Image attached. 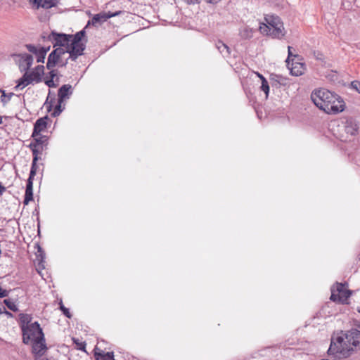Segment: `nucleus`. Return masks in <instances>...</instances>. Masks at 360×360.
I'll list each match as a JSON object with an SVG mask.
<instances>
[{
    "instance_id": "25",
    "label": "nucleus",
    "mask_w": 360,
    "mask_h": 360,
    "mask_svg": "<svg viewBox=\"0 0 360 360\" xmlns=\"http://www.w3.org/2000/svg\"><path fill=\"white\" fill-rule=\"evenodd\" d=\"M292 46H288V58L285 60L286 62V65L288 68L290 67V63L291 62V59H297V60H302V58L297 55V54H293L291 51V49H292Z\"/></svg>"
},
{
    "instance_id": "54",
    "label": "nucleus",
    "mask_w": 360,
    "mask_h": 360,
    "mask_svg": "<svg viewBox=\"0 0 360 360\" xmlns=\"http://www.w3.org/2000/svg\"><path fill=\"white\" fill-rule=\"evenodd\" d=\"M358 311L360 313V309H358Z\"/></svg>"
},
{
    "instance_id": "26",
    "label": "nucleus",
    "mask_w": 360,
    "mask_h": 360,
    "mask_svg": "<svg viewBox=\"0 0 360 360\" xmlns=\"http://www.w3.org/2000/svg\"><path fill=\"white\" fill-rule=\"evenodd\" d=\"M104 17V12L94 15V16L91 19L92 25H95L96 24L101 23L106 21L105 18H103Z\"/></svg>"
},
{
    "instance_id": "50",
    "label": "nucleus",
    "mask_w": 360,
    "mask_h": 360,
    "mask_svg": "<svg viewBox=\"0 0 360 360\" xmlns=\"http://www.w3.org/2000/svg\"><path fill=\"white\" fill-rule=\"evenodd\" d=\"M258 77L260 78L261 81H262V77H264L262 75L257 73Z\"/></svg>"
},
{
    "instance_id": "53",
    "label": "nucleus",
    "mask_w": 360,
    "mask_h": 360,
    "mask_svg": "<svg viewBox=\"0 0 360 360\" xmlns=\"http://www.w3.org/2000/svg\"><path fill=\"white\" fill-rule=\"evenodd\" d=\"M1 91H3V90L0 89V92H1Z\"/></svg>"
},
{
    "instance_id": "38",
    "label": "nucleus",
    "mask_w": 360,
    "mask_h": 360,
    "mask_svg": "<svg viewBox=\"0 0 360 360\" xmlns=\"http://www.w3.org/2000/svg\"><path fill=\"white\" fill-rule=\"evenodd\" d=\"M73 342L78 345V349L82 351H85V343L84 342H79V340H76L73 338Z\"/></svg>"
},
{
    "instance_id": "32",
    "label": "nucleus",
    "mask_w": 360,
    "mask_h": 360,
    "mask_svg": "<svg viewBox=\"0 0 360 360\" xmlns=\"http://www.w3.org/2000/svg\"><path fill=\"white\" fill-rule=\"evenodd\" d=\"M4 302L10 310L13 311H18V308L17 307L15 304L10 299L4 300Z\"/></svg>"
},
{
    "instance_id": "51",
    "label": "nucleus",
    "mask_w": 360,
    "mask_h": 360,
    "mask_svg": "<svg viewBox=\"0 0 360 360\" xmlns=\"http://www.w3.org/2000/svg\"><path fill=\"white\" fill-rule=\"evenodd\" d=\"M39 255L41 256V253L43 252V251L41 250V248L39 246Z\"/></svg>"
},
{
    "instance_id": "1",
    "label": "nucleus",
    "mask_w": 360,
    "mask_h": 360,
    "mask_svg": "<svg viewBox=\"0 0 360 360\" xmlns=\"http://www.w3.org/2000/svg\"><path fill=\"white\" fill-rule=\"evenodd\" d=\"M314 105L327 114H338L345 110L342 98L326 89H315L311 94Z\"/></svg>"
},
{
    "instance_id": "40",
    "label": "nucleus",
    "mask_w": 360,
    "mask_h": 360,
    "mask_svg": "<svg viewBox=\"0 0 360 360\" xmlns=\"http://www.w3.org/2000/svg\"><path fill=\"white\" fill-rule=\"evenodd\" d=\"M351 86L353 89H356L360 94V82L358 81H354L351 83Z\"/></svg>"
},
{
    "instance_id": "42",
    "label": "nucleus",
    "mask_w": 360,
    "mask_h": 360,
    "mask_svg": "<svg viewBox=\"0 0 360 360\" xmlns=\"http://www.w3.org/2000/svg\"><path fill=\"white\" fill-rule=\"evenodd\" d=\"M49 76H50V79H53L54 77L56 76V74H57L56 73V70L51 69V70L49 72Z\"/></svg>"
},
{
    "instance_id": "14",
    "label": "nucleus",
    "mask_w": 360,
    "mask_h": 360,
    "mask_svg": "<svg viewBox=\"0 0 360 360\" xmlns=\"http://www.w3.org/2000/svg\"><path fill=\"white\" fill-rule=\"evenodd\" d=\"M72 94V86L70 84H63L58 89V99L60 100V102H63L65 99L69 98Z\"/></svg>"
},
{
    "instance_id": "3",
    "label": "nucleus",
    "mask_w": 360,
    "mask_h": 360,
    "mask_svg": "<svg viewBox=\"0 0 360 360\" xmlns=\"http://www.w3.org/2000/svg\"><path fill=\"white\" fill-rule=\"evenodd\" d=\"M265 20L268 25L262 24L259 26V30L262 33L278 39L284 36V33L283 32V23L278 16L266 15Z\"/></svg>"
},
{
    "instance_id": "15",
    "label": "nucleus",
    "mask_w": 360,
    "mask_h": 360,
    "mask_svg": "<svg viewBox=\"0 0 360 360\" xmlns=\"http://www.w3.org/2000/svg\"><path fill=\"white\" fill-rule=\"evenodd\" d=\"M28 73L35 83H39L41 82L42 75L44 73V67L42 65H39L32 71Z\"/></svg>"
},
{
    "instance_id": "17",
    "label": "nucleus",
    "mask_w": 360,
    "mask_h": 360,
    "mask_svg": "<svg viewBox=\"0 0 360 360\" xmlns=\"http://www.w3.org/2000/svg\"><path fill=\"white\" fill-rule=\"evenodd\" d=\"M32 82H34L33 81V79H32L30 74L26 72L22 77H20L18 81V84L15 86V89L20 88L23 89L24 87L27 86L30 84H32Z\"/></svg>"
},
{
    "instance_id": "13",
    "label": "nucleus",
    "mask_w": 360,
    "mask_h": 360,
    "mask_svg": "<svg viewBox=\"0 0 360 360\" xmlns=\"http://www.w3.org/2000/svg\"><path fill=\"white\" fill-rule=\"evenodd\" d=\"M37 8L41 7L45 9H49L52 7L57 6L60 3L59 0H30Z\"/></svg>"
},
{
    "instance_id": "5",
    "label": "nucleus",
    "mask_w": 360,
    "mask_h": 360,
    "mask_svg": "<svg viewBox=\"0 0 360 360\" xmlns=\"http://www.w3.org/2000/svg\"><path fill=\"white\" fill-rule=\"evenodd\" d=\"M341 128L343 132L340 134V139L342 141H350L359 133L358 122L353 117L346 118L342 122Z\"/></svg>"
},
{
    "instance_id": "45",
    "label": "nucleus",
    "mask_w": 360,
    "mask_h": 360,
    "mask_svg": "<svg viewBox=\"0 0 360 360\" xmlns=\"http://www.w3.org/2000/svg\"><path fill=\"white\" fill-rule=\"evenodd\" d=\"M184 1L188 4H198L199 2L198 0H184Z\"/></svg>"
},
{
    "instance_id": "24",
    "label": "nucleus",
    "mask_w": 360,
    "mask_h": 360,
    "mask_svg": "<svg viewBox=\"0 0 360 360\" xmlns=\"http://www.w3.org/2000/svg\"><path fill=\"white\" fill-rule=\"evenodd\" d=\"M216 48L224 56H227L230 54L229 47L221 41H218L216 43Z\"/></svg>"
},
{
    "instance_id": "10",
    "label": "nucleus",
    "mask_w": 360,
    "mask_h": 360,
    "mask_svg": "<svg viewBox=\"0 0 360 360\" xmlns=\"http://www.w3.org/2000/svg\"><path fill=\"white\" fill-rule=\"evenodd\" d=\"M32 353L34 354L35 360L41 359V357L46 353L48 349L44 335L43 339L37 338V340L31 342Z\"/></svg>"
},
{
    "instance_id": "39",
    "label": "nucleus",
    "mask_w": 360,
    "mask_h": 360,
    "mask_svg": "<svg viewBox=\"0 0 360 360\" xmlns=\"http://www.w3.org/2000/svg\"><path fill=\"white\" fill-rule=\"evenodd\" d=\"M120 11L115 12V13H111V12L104 13L105 17L103 18H105V20H107L108 19H109L112 17L118 15L120 14Z\"/></svg>"
},
{
    "instance_id": "36",
    "label": "nucleus",
    "mask_w": 360,
    "mask_h": 360,
    "mask_svg": "<svg viewBox=\"0 0 360 360\" xmlns=\"http://www.w3.org/2000/svg\"><path fill=\"white\" fill-rule=\"evenodd\" d=\"M26 48L30 52L34 54H36L39 51V49L37 48L34 45L30 44H26Z\"/></svg>"
},
{
    "instance_id": "8",
    "label": "nucleus",
    "mask_w": 360,
    "mask_h": 360,
    "mask_svg": "<svg viewBox=\"0 0 360 360\" xmlns=\"http://www.w3.org/2000/svg\"><path fill=\"white\" fill-rule=\"evenodd\" d=\"M32 138L33 140L29 144L28 147L31 149L32 155L41 154L44 150L47 148L49 141L46 136L40 134L39 136Z\"/></svg>"
},
{
    "instance_id": "21",
    "label": "nucleus",
    "mask_w": 360,
    "mask_h": 360,
    "mask_svg": "<svg viewBox=\"0 0 360 360\" xmlns=\"http://www.w3.org/2000/svg\"><path fill=\"white\" fill-rule=\"evenodd\" d=\"M32 155H33V159H32V166H31V169H30L29 178L27 179V180H31L32 181H33L34 177L36 175L37 169V161L40 158L39 157V155H37V154Z\"/></svg>"
},
{
    "instance_id": "33",
    "label": "nucleus",
    "mask_w": 360,
    "mask_h": 360,
    "mask_svg": "<svg viewBox=\"0 0 360 360\" xmlns=\"http://www.w3.org/2000/svg\"><path fill=\"white\" fill-rule=\"evenodd\" d=\"M58 304H59V309L62 311L63 314L66 317L70 318L72 315H71V314L70 312V310H69V309L66 308L63 305L62 300H60Z\"/></svg>"
},
{
    "instance_id": "23",
    "label": "nucleus",
    "mask_w": 360,
    "mask_h": 360,
    "mask_svg": "<svg viewBox=\"0 0 360 360\" xmlns=\"http://www.w3.org/2000/svg\"><path fill=\"white\" fill-rule=\"evenodd\" d=\"M21 60L22 61L20 66L22 67L23 65V63H25V66L24 68V70L26 71L28 70L31 68L33 63L32 56L30 54L25 53L22 55Z\"/></svg>"
},
{
    "instance_id": "52",
    "label": "nucleus",
    "mask_w": 360,
    "mask_h": 360,
    "mask_svg": "<svg viewBox=\"0 0 360 360\" xmlns=\"http://www.w3.org/2000/svg\"><path fill=\"white\" fill-rule=\"evenodd\" d=\"M2 123V117L0 116V124Z\"/></svg>"
},
{
    "instance_id": "43",
    "label": "nucleus",
    "mask_w": 360,
    "mask_h": 360,
    "mask_svg": "<svg viewBox=\"0 0 360 360\" xmlns=\"http://www.w3.org/2000/svg\"><path fill=\"white\" fill-rule=\"evenodd\" d=\"M4 311H2V313H4L8 317H13V314L6 309L5 307H3Z\"/></svg>"
},
{
    "instance_id": "11",
    "label": "nucleus",
    "mask_w": 360,
    "mask_h": 360,
    "mask_svg": "<svg viewBox=\"0 0 360 360\" xmlns=\"http://www.w3.org/2000/svg\"><path fill=\"white\" fill-rule=\"evenodd\" d=\"M301 60H295L291 59V62L290 63V67L288 68L290 74L293 76H301L304 73L305 70V64L300 61Z\"/></svg>"
},
{
    "instance_id": "41",
    "label": "nucleus",
    "mask_w": 360,
    "mask_h": 360,
    "mask_svg": "<svg viewBox=\"0 0 360 360\" xmlns=\"http://www.w3.org/2000/svg\"><path fill=\"white\" fill-rule=\"evenodd\" d=\"M45 84L49 87V88H54L56 86V84L54 83L53 79H49L45 81Z\"/></svg>"
},
{
    "instance_id": "6",
    "label": "nucleus",
    "mask_w": 360,
    "mask_h": 360,
    "mask_svg": "<svg viewBox=\"0 0 360 360\" xmlns=\"http://www.w3.org/2000/svg\"><path fill=\"white\" fill-rule=\"evenodd\" d=\"M22 342L25 345H29L32 341L37 340V338L43 339L44 335L43 330L40 324L35 321L25 329L22 330Z\"/></svg>"
},
{
    "instance_id": "28",
    "label": "nucleus",
    "mask_w": 360,
    "mask_h": 360,
    "mask_svg": "<svg viewBox=\"0 0 360 360\" xmlns=\"http://www.w3.org/2000/svg\"><path fill=\"white\" fill-rule=\"evenodd\" d=\"M273 79L282 86H286L288 84V79L280 75H275Z\"/></svg>"
},
{
    "instance_id": "9",
    "label": "nucleus",
    "mask_w": 360,
    "mask_h": 360,
    "mask_svg": "<svg viewBox=\"0 0 360 360\" xmlns=\"http://www.w3.org/2000/svg\"><path fill=\"white\" fill-rule=\"evenodd\" d=\"M71 38L72 34L58 33L55 31H52L49 35V39L52 42L53 47L65 46L66 48H70Z\"/></svg>"
},
{
    "instance_id": "12",
    "label": "nucleus",
    "mask_w": 360,
    "mask_h": 360,
    "mask_svg": "<svg viewBox=\"0 0 360 360\" xmlns=\"http://www.w3.org/2000/svg\"><path fill=\"white\" fill-rule=\"evenodd\" d=\"M48 116L39 118L34 124V129L32 134V137H35L40 135V133L44 131L47 127Z\"/></svg>"
},
{
    "instance_id": "19",
    "label": "nucleus",
    "mask_w": 360,
    "mask_h": 360,
    "mask_svg": "<svg viewBox=\"0 0 360 360\" xmlns=\"http://www.w3.org/2000/svg\"><path fill=\"white\" fill-rule=\"evenodd\" d=\"M32 319V317L30 314H22V313L19 314L18 321H19V326H20L21 330L25 329L26 327L29 326L30 325H31Z\"/></svg>"
},
{
    "instance_id": "7",
    "label": "nucleus",
    "mask_w": 360,
    "mask_h": 360,
    "mask_svg": "<svg viewBox=\"0 0 360 360\" xmlns=\"http://www.w3.org/2000/svg\"><path fill=\"white\" fill-rule=\"evenodd\" d=\"M347 283H336L335 285L331 287V295L330 300L335 302L339 301L340 302L345 304L347 303V300L352 295V291L345 288Z\"/></svg>"
},
{
    "instance_id": "27",
    "label": "nucleus",
    "mask_w": 360,
    "mask_h": 360,
    "mask_svg": "<svg viewBox=\"0 0 360 360\" xmlns=\"http://www.w3.org/2000/svg\"><path fill=\"white\" fill-rule=\"evenodd\" d=\"M14 96L13 93L6 94L5 91H1V102L3 105H6L11 99L12 96Z\"/></svg>"
},
{
    "instance_id": "48",
    "label": "nucleus",
    "mask_w": 360,
    "mask_h": 360,
    "mask_svg": "<svg viewBox=\"0 0 360 360\" xmlns=\"http://www.w3.org/2000/svg\"><path fill=\"white\" fill-rule=\"evenodd\" d=\"M355 326H356V328H355L354 329H356L360 333V323L356 324Z\"/></svg>"
},
{
    "instance_id": "29",
    "label": "nucleus",
    "mask_w": 360,
    "mask_h": 360,
    "mask_svg": "<svg viewBox=\"0 0 360 360\" xmlns=\"http://www.w3.org/2000/svg\"><path fill=\"white\" fill-rule=\"evenodd\" d=\"M63 102H60V100L58 99V104L56 105L53 112L51 113V116L55 117L58 116L62 111L65 109V107H62Z\"/></svg>"
},
{
    "instance_id": "22",
    "label": "nucleus",
    "mask_w": 360,
    "mask_h": 360,
    "mask_svg": "<svg viewBox=\"0 0 360 360\" xmlns=\"http://www.w3.org/2000/svg\"><path fill=\"white\" fill-rule=\"evenodd\" d=\"M59 59L60 58H58V56L56 55L52 51L48 57L46 68L48 70H51L58 63Z\"/></svg>"
},
{
    "instance_id": "47",
    "label": "nucleus",
    "mask_w": 360,
    "mask_h": 360,
    "mask_svg": "<svg viewBox=\"0 0 360 360\" xmlns=\"http://www.w3.org/2000/svg\"><path fill=\"white\" fill-rule=\"evenodd\" d=\"M39 49L45 51V55H46V53L49 51L50 47H48V48L41 47V48H39Z\"/></svg>"
},
{
    "instance_id": "34",
    "label": "nucleus",
    "mask_w": 360,
    "mask_h": 360,
    "mask_svg": "<svg viewBox=\"0 0 360 360\" xmlns=\"http://www.w3.org/2000/svg\"><path fill=\"white\" fill-rule=\"evenodd\" d=\"M35 55L37 56V63H44L46 58L45 51L39 49V51Z\"/></svg>"
},
{
    "instance_id": "2",
    "label": "nucleus",
    "mask_w": 360,
    "mask_h": 360,
    "mask_svg": "<svg viewBox=\"0 0 360 360\" xmlns=\"http://www.w3.org/2000/svg\"><path fill=\"white\" fill-rule=\"evenodd\" d=\"M360 342V333L356 329H350L338 336L335 341H331L328 354L335 358L341 359L349 356L354 347H357Z\"/></svg>"
},
{
    "instance_id": "44",
    "label": "nucleus",
    "mask_w": 360,
    "mask_h": 360,
    "mask_svg": "<svg viewBox=\"0 0 360 360\" xmlns=\"http://www.w3.org/2000/svg\"><path fill=\"white\" fill-rule=\"evenodd\" d=\"M6 188L2 185L0 182V197L3 195V193L6 191Z\"/></svg>"
},
{
    "instance_id": "4",
    "label": "nucleus",
    "mask_w": 360,
    "mask_h": 360,
    "mask_svg": "<svg viewBox=\"0 0 360 360\" xmlns=\"http://www.w3.org/2000/svg\"><path fill=\"white\" fill-rule=\"evenodd\" d=\"M86 37L85 28L79 32H77L75 34H72L70 44V58L72 60H75L79 56L83 55V52L86 49V39H83Z\"/></svg>"
},
{
    "instance_id": "20",
    "label": "nucleus",
    "mask_w": 360,
    "mask_h": 360,
    "mask_svg": "<svg viewBox=\"0 0 360 360\" xmlns=\"http://www.w3.org/2000/svg\"><path fill=\"white\" fill-rule=\"evenodd\" d=\"M256 30L251 28L248 26H244L240 28L239 35L243 39H250L253 37L254 33Z\"/></svg>"
},
{
    "instance_id": "31",
    "label": "nucleus",
    "mask_w": 360,
    "mask_h": 360,
    "mask_svg": "<svg viewBox=\"0 0 360 360\" xmlns=\"http://www.w3.org/2000/svg\"><path fill=\"white\" fill-rule=\"evenodd\" d=\"M260 89L262 91H263L265 93L266 97L267 98L269 96V83L265 77H262V84H261Z\"/></svg>"
},
{
    "instance_id": "46",
    "label": "nucleus",
    "mask_w": 360,
    "mask_h": 360,
    "mask_svg": "<svg viewBox=\"0 0 360 360\" xmlns=\"http://www.w3.org/2000/svg\"><path fill=\"white\" fill-rule=\"evenodd\" d=\"M221 0H206V2L211 4H218Z\"/></svg>"
},
{
    "instance_id": "37",
    "label": "nucleus",
    "mask_w": 360,
    "mask_h": 360,
    "mask_svg": "<svg viewBox=\"0 0 360 360\" xmlns=\"http://www.w3.org/2000/svg\"><path fill=\"white\" fill-rule=\"evenodd\" d=\"M314 56L318 60H321V61H323L324 60V56L320 51H314Z\"/></svg>"
},
{
    "instance_id": "35",
    "label": "nucleus",
    "mask_w": 360,
    "mask_h": 360,
    "mask_svg": "<svg viewBox=\"0 0 360 360\" xmlns=\"http://www.w3.org/2000/svg\"><path fill=\"white\" fill-rule=\"evenodd\" d=\"M49 95H50V93L49 94ZM49 98H50V96H48V97L46 98V101L45 103V105H46L47 110L49 112H50L51 110V109L53 108V103L55 101V97L53 96V98H51L50 102L48 103V101H49Z\"/></svg>"
},
{
    "instance_id": "30",
    "label": "nucleus",
    "mask_w": 360,
    "mask_h": 360,
    "mask_svg": "<svg viewBox=\"0 0 360 360\" xmlns=\"http://www.w3.org/2000/svg\"><path fill=\"white\" fill-rule=\"evenodd\" d=\"M63 46H59L58 48H56L54 50H53V52L58 56L60 58L63 55H64L65 53H68L70 50V48H66V49L63 48Z\"/></svg>"
},
{
    "instance_id": "49",
    "label": "nucleus",
    "mask_w": 360,
    "mask_h": 360,
    "mask_svg": "<svg viewBox=\"0 0 360 360\" xmlns=\"http://www.w3.org/2000/svg\"><path fill=\"white\" fill-rule=\"evenodd\" d=\"M67 63H68V60H66L65 62H63V63H61L60 65V66H61V67L65 66L67 65Z\"/></svg>"
},
{
    "instance_id": "16",
    "label": "nucleus",
    "mask_w": 360,
    "mask_h": 360,
    "mask_svg": "<svg viewBox=\"0 0 360 360\" xmlns=\"http://www.w3.org/2000/svg\"><path fill=\"white\" fill-rule=\"evenodd\" d=\"M32 200H33V181H32L31 180H27L23 203H24V205H28V203Z\"/></svg>"
},
{
    "instance_id": "18",
    "label": "nucleus",
    "mask_w": 360,
    "mask_h": 360,
    "mask_svg": "<svg viewBox=\"0 0 360 360\" xmlns=\"http://www.w3.org/2000/svg\"><path fill=\"white\" fill-rule=\"evenodd\" d=\"M32 82H34L33 81V79H32L30 74L26 72L22 77H20L18 81V84L15 86V89L20 88L23 89L24 87L27 86L30 84H32Z\"/></svg>"
}]
</instances>
